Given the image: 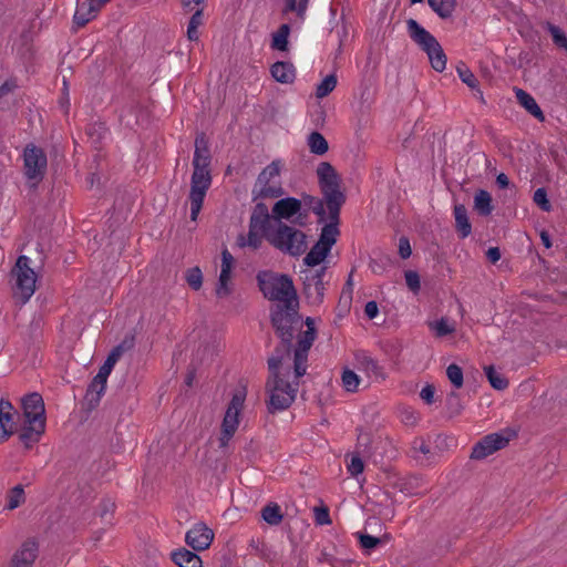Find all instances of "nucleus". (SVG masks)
Masks as SVG:
<instances>
[{
  "label": "nucleus",
  "mask_w": 567,
  "mask_h": 567,
  "mask_svg": "<svg viewBox=\"0 0 567 567\" xmlns=\"http://www.w3.org/2000/svg\"><path fill=\"white\" fill-rule=\"evenodd\" d=\"M406 286L414 292L420 289V276L416 271L408 270L404 274Z\"/></svg>",
  "instance_id": "603ef678"
},
{
  "label": "nucleus",
  "mask_w": 567,
  "mask_h": 567,
  "mask_svg": "<svg viewBox=\"0 0 567 567\" xmlns=\"http://www.w3.org/2000/svg\"><path fill=\"white\" fill-rule=\"evenodd\" d=\"M48 159L42 148L29 144L23 151V168L28 181L37 185L44 177Z\"/></svg>",
  "instance_id": "f8f14e48"
},
{
  "label": "nucleus",
  "mask_w": 567,
  "mask_h": 567,
  "mask_svg": "<svg viewBox=\"0 0 567 567\" xmlns=\"http://www.w3.org/2000/svg\"><path fill=\"white\" fill-rule=\"evenodd\" d=\"M316 321H272V326L281 340V347L274 354L284 355V363L289 364L290 349L293 342L295 378L300 379L306 374L308 352L316 339Z\"/></svg>",
  "instance_id": "f257e3e1"
},
{
  "label": "nucleus",
  "mask_w": 567,
  "mask_h": 567,
  "mask_svg": "<svg viewBox=\"0 0 567 567\" xmlns=\"http://www.w3.org/2000/svg\"><path fill=\"white\" fill-rule=\"evenodd\" d=\"M496 183L501 188H506L509 185V179L506 174L501 173L496 177Z\"/></svg>",
  "instance_id": "774afa93"
},
{
  "label": "nucleus",
  "mask_w": 567,
  "mask_h": 567,
  "mask_svg": "<svg viewBox=\"0 0 567 567\" xmlns=\"http://www.w3.org/2000/svg\"><path fill=\"white\" fill-rule=\"evenodd\" d=\"M347 468H348V472L352 476L355 477L359 474H361L364 470L363 461L361 460V457L359 455H352L351 461L348 464Z\"/></svg>",
  "instance_id": "8fccbe9b"
},
{
  "label": "nucleus",
  "mask_w": 567,
  "mask_h": 567,
  "mask_svg": "<svg viewBox=\"0 0 567 567\" xmlns=\"http://www.w3.org/2000/svg\"><path fill=\"white\" fill-rule=\"evenodd\" d=\"M185 280L193 290H199L203 286V274L199 267L186 270Z\"/></svg>",
  "instance_id": "a19ab883"
},
{
  "label": "nucleus",
  "mask_w": 567,
  "mask_h": 567,
  "mask_svg": "<svg viewBox=\"0 0 567 567\" xmlns=\"http://www.w3.org/2000/svg\"><path fill=\"white\" fill-rule=\"evenodd\" d=\"M399 254L403 259L409 258L412 254L411 245L406 237H401L399 240Z\"/></svg>",
  "instance_id": "4d7b16f0"
},
{
  "label": "nucleus",
  "mask_w": 567,
  "mask_h": 567,
  "mask_svg": "<svg viewBox=\"0 0 567 567\" xmlns=\"http://www.w3.org/2000/svg\"><path fill=\"white\" fill-rule=\"evenodd\" d=\"M364 313L367 315V317L369 319L375 318L379 313L378 303L375 301L367 302V305L364 307Z\"/></svg>",
  "instance_id": "052dcab7"
},
{
  "label": "nucleus",
  "mask_w": 567,
  "mask_h": 567,
  "mask_svg": "<svg viewBox=\"0 0 567 567\" xmlns=\"http://www.w3.org/2000/svg\"><path fill=\"white\" fill-rule=\"evenodd\" d=\"M270 72L272 78L280 83H292L296 78V70L289 62H276Z\"/></svg>",
  "instance_id": "a878e982"
},
{
  "label": "nucleus",
  "mask_w": 567,
  "mask_h": 567,
  "mask_svg": "<svg viewBox=\"0 0 567 567\" xmlns=\"http://www.w3.org/2000/svg\"><path fill=\"white\" fill-rule=\"evenodd\" d=\"M485 374L491 383V385L496 390H505L508 386V381L499 373H497L493 365H487L484 368Z\"/></svg>",
  "instance_id": "4c0bfd02"
},
{
  "label": "nucleus",
  "mask_w": 567,
  "mask_h": 567,
  "mask_svg": "<svg viewBox=\"0 0 567 567\" xmlns=\"http://www.w3.org/2000/svg\"><path fill=\"white\" fill-rule=\"evenodd\" d=\"M446 375L455 389H461L463 386L464 380L461 367L455 363L450 364L446 369Z\"/></svg>",
  "instance_id": "37998d69"
},
{
  "label": "nucleus",
  "mask_w": 567,
  "mask_h": 567,
  "mask_svg": "<svg viewBox=\"0 0 567 567\" xmlns=\"http://www.w3.org/2000/svg\"><path fill=\"white\" fill-rule=\"evenodd\" d=\"M547 29H548L549 33L551 34L554 43L558 48H563V49L567 50V37L565 35V33L558 27L550 24V23L548 24Z\"/></svg>",
  "instance_id": "49530a36"
},
{
  "label": "nucleus",
  "mask_w": 567,
  "mask_h": 567,
  "mask_svg": "<svg viewBox=\"0 0 567 567\" xmlns=\"http://www.w3.org/2000/svg\"><path fill=\"white\" fill-rule=\"evenodd\" d=\"M338 223L339 220H329L322 227L318 241L303 258L308 268L315 269L313 267L320 265L329 255L339 235Z\"/></svg>",
  "instance_id": "9b49d317"
},
{
  "label": "nucleus",
  "mask_w": 567,
  "mask_h": 567,
  "mask_svg": "<svg viewBox=\"0 0 567 567\" xmlns=\"http://www.w3.org/2000/svg\"><path fill=\"white\" fill-rule=\"evenodd\" d=\"M24 423L19 433V440L27 447L38 443L45 432V408L42 396L37 393L25 395L21 401Z\"/></svg>",
  "instance_id": "423d86ee"
},
{
  "label": "nucleus",
  "mask_w": 567,
  "mask_h": 567,
  "mask_svg": "<svg viewBox=\"0 0 567 567\" xmlns=\"http://www.w3.org/2000/svg\"><path fill=\"white\" fill-rule=\"evenodd\" d=\"M430 331L437 338L445 337L456 330L454 321H427Z\"/></svg>",
  "instance_id": "f704fd0d"
},
{
  "label": "nucleus",
  "mask_w": 567,
  "mask_h": 567,
  "mask_svg": "<svg viewBox=\"0 0 567 567\" xmlns=\"http://www.w3.org/2000/svg\"><path fill=\"white\" fill-rule=\"evenodd\" d=\"M250 553L259 556L265 560L272 559V553L264 540L251 539L249 543Z\"/></svg>",
  "instance_id": "58836bf2"
},
{
  "label": "nucleus",
  "mask_w": 567,
  "mask_h": 567,
  "mask_svg": "<svg viewBox=\"0 0 567 567\" xmlns=\"http://www.w3.org/2000/svg\"><path fill=\"white\" fill-rule=\"evenodd\" d=\"M257 281L262 295L269 300L278 301L289 319L297 315L299 301L293 282L288 275L260 271L257 275Z\"/></svg>",
  "instance_id": "39448f33"
},
{
  "label": "nucleus",
  "mask_w": 567,
  "mask_h": 567,
  "mask_svg": "<svg viewBox=\"0 0 567 567\" xmlns=\"http://www.w3.org/2000/svg\"><path fill=\"white\" fill-rule=\"evenodd\" d=\"M262 519L270 526H278L284 518L281 508L277 503H269L261 508Z\"/></svg>",
  "instance_id": "c756f323"
},
{
  "label": "nucleus",
  "mask_w": 567,
  "mask_h": 567,
  "mask_svg": "<svg viewBox=\"0 0 567 567\" xmlns=\"http://www.w3.org/2000/svg\"><path fill=\"white\" fill-rule=\"evenodd\" d=\"M290 28L288 24H281L272 37L271 48L286 51L288 48V37Z\"/></svg>",
  "instance_id": "c9c22d12"
},
{
  "label": "nucleus",
  "mask_w": 567,
  "mask_h": 567,
  "mask_svg": "<svg viewBox=\"0 0 567 567\" xmlns=\"http://www.w3.org/2000/svg\"><path fill=\"white\" fill-rule=\"evenodd\" d=\"M307 144L311 153L316 155H323L328 152L329 145L324 136L319 132L309 134Z\"/></svg>",
  "instance_id": "473e14b6"
},
{
  "label": "nucleus",
  "mask_w": 567,
  "mask_h": 567,
  "mask_svg": "<svg viewBox=\"0 0 567 567\" xmlns=\"http://www.w3.org/2000/svg\"><path fill=\"white\" fill-rule=\"evenodd\" d=\"M355 536L359 539L360 546L367 550H372L383 543L381 538L368 534L357 533Z\"/></svg>",
  "instance_id": "a18cd8bd"
},
{
  "label": "nucleus",
  "mask_w": 567,
  "mask_h": 567,
  "mask_svg": "<svg viewBox=\"0 0 567 567\" xmlns=\"http://www.w3.org/2000/svg\"><path fill=\"white\" fill-rule=\"evenodd\" d=\"M270 375L266 383L269 393L268 410L274 413L288 409L295 401L299 379L295 378V365L285 364L284 355L272 354L268 359Z\"/></svg>",
  "instance_id": "7ed1b4c3"
},
{
  "label": "nucleus",
  "mask_w": 567,
  "mask_h": 567,
  "mask_svg": "<svg viewBox=\"0 0 567 567\" xmlns=\"http://www.w3.org/2000/svg\"><path fill=\"white\" fill-rule=\"evenodd\" d=\"M272 218L275 223L290 220L296 216L293 223L300 227L307 225L308 213L302 212V202L295 197H286L277 200L272 206Z\"/></svg>",
  "instance_id": "4468645a"
},
{
  "label": "nucleus",
  "mask_w": 567,
  "mask_h": 567,
  "mask_svg": "<svg viewBox=\"0 0 567 567\" xmlns=\"http://www.w3.org/2000/svg\"><path fill=\"white\" fill-rule=\"evenodd\" d=\"M111 0H84L78 4L73 16V22L78 28H83L90 21L94 20L102 8Z\"/></svg>",
  "instance_id": "f3484780"
},
{
  "label": "nucleus",
  "mask_w": 567,
  "mask_h": 567,
  "mask_svg": "<svg viewBox=\"0 0 567 567\" xmlns=\"http://www.w3.org/2000/svg\"><path fill=\"white\" fill-rule=\"evenodd\" d=\"M204 23V12L202 8H198L190 17L188 24L198 29Z\"/></svg>",
  "instance_id": "bf43d9fd"
},
{
  "label": "nucleus",
  "mask_w": 567,
  "mask_h": 567,
  "mask_svg": "<svg viewBox=\"0 0 567 567\" xmlns=\"http://www.w3.org/2000/svg\"><path fill=\"white\" fill-rule=\"evenodd\" d=\"M234 432H230L229 430H221L220 437H219V447L225 449L228 446L229 441L234 436Z\"/></svg>",
  "instance_id": "680f3d73"
},
{
  "label": "nucleus",
  "mask_w": 567,
  "mask_h": 567,
  "mask_svg": "<svg viewBox=\"0 0 567 567\" xmlns=\"http://www.w3.org/2000/svg\"><path fill=\"white\" fill-rule=\"evenodd\" d=\"M406 31L411 40L426 53L431 66L436 72H443L447 58L436 38L414 19L406 20Z\"/></svg>",
  "instance_id": "0eeeda50"
},
{
  "label": "nucleus",
  "mask_w": 567,
  "mask_h": 567,
  "mask_svg": "<svg viewBox=\"0 0 567 567\" xmlns=\"http://www.w3.org/2000/svg\"><path fill=\"white\" fill-rule=\"evenodd\" d=\"M341 381L346 391L357 392L361 380L352 370L346 369L342 372Z\"/></svg>",
  "instance_id": "ea45409f"
},
{
  "label": "nucleus",
  "mask_w": 567,
  "mask_h": 567,
  "mask_svg": "<svg viewBox=\"0 0 567 567\" xmlns=\"http://www.w3.org/2000/svg\"><path fill=\"white\" fill-rule=\"evenodd\" d=\"M315 520L318 525L331 524L329 509L327 507H316L315 508Z\"/></svg>",
  "instance_id": "864d4df0"
},
{
  "label": "nucleus",
  "mask_w": 567,
  "mask_h": 567,
  "mask_svg": "<svg viewBox=\"0 0 567 567\" xmlns=\"http://www.w3.org/2000/svg\"><path fill=\"white\" fill-rule=\"evenodd\" d=\"M233 266H234V257L228 251V249L225 248L221 251V266H220V269H225L227 271H231Z\"/></svg>",
  "instance_id": "13d9d810"
},
{
  "label": "nucleus",
  "mask_w": 567,
  "mask_h": 567,
  "mask_svg": "<svg viewBox=\"0 0 567 567\" xmlns=\"http://www.w3.org/2000/svg\"><path fill=\"white\" fill-rule=\"evenodd\" d=\"M245 399V391H238L233 394L223 419L221 430H229L230 432L236 433L239 425V415L244 408Z\"/></svg>",
  "instance_id": "dca6fc26"
},
{
  "label": "nucleus",
  "mask_w": 567,
  "mask_h": 567,
  "mask_svg": "<svg viewBox=\"0 0 567 567\" xmlns=\"http://www.w3.org/2000/svg\"><path fill=\"white\" fill-rule=\"evenodd\" d=\"M14 408L12 403L4 398L0 399V441L7 440L16 431Z\"/></svg>",
  "instance_id": "412c9836"
},
{
  "label": "nucleus",
  "mask_w": 567,
  "mask_h": 567,
  "mask_svg": "<svg viewBox=\"0 0 567 567\" xmlns=\"http://www.w3.org/2000/svg\"><path fill=\"white\" fill-rule=\"evenodd\" d=\"M135 338L133 334L125 336V338L116 346L114 347L120 354H124L128 350H131L134 347Z\"/></svg>",
  "instance_id": "5fc2aeb1"
},
{
  "label": "nucleus",
  "mask_w": 567,
  "mask_h": 567,
  "mask_svg": "<svg viewBox=\"0 0 567 567\" xmlns=\"http://www.w3.org/2000/svg\"><path fill=\"white\" fill-rule=\"evenodd\" d=\"M435 388L432 384H426L420 392V398L426 403L434 402Z\"/></svg>",
  "instance_id": "6e6d98bb"
},
{
  "label": "nucleus",
  "mask_w": 567,
  "mask_h": 567,
  "mask_svg": "<svg viewBox=\"0 0 567 567\" xmlns=\"http://www.w3.org/2000/svg\"><path fill=\"white\" fill-rule=\"evenodd\" d=\"M268 243L284 254L298 257L307 250V236L303 231L285 224L275 223V229L268 234Z\"/></svg>",
  "instance_id": "6e6552de"
},
{
  "label": "nucleus",
  "mask_w": 567,
  "mask_h": 567,
  "mask_svg": "<svg viewBox=\"0 0 567 567\" xmlns=\"http://www.w3.org/2000/svg\"><path fill=\"white\" fill-rule=\"evenodd\" d=\"M281 162L276 159L258 175L252 194L255 198H278L284 195L280 183Z\"/></svg>",
  "instance_id": "9d476101"
},
{
  "label": "nucleus",
  "mask_w": 567,
  "mask_h": 567,
  "mask_svg": "<svg viewBox=\"0 0 567 567\" xmlns=\"http://www.w3.org/2000/svg\"><path fill=\"white\" fill-rule=\"evenodd\" d=\"M38 555V545L33 540H27L13 555L12 567H31Z\"/></svg>",
  "instance_id": "4be33fe9"
},
{
  "label": "nucleus",
  "mask_w": 567,
  "mask_h": 567,
  "mask_svg": "<svg viewBox=\"0 0 567 567\" xmlns=\"http://www.w3.org/2000/svg\"><path fill=\"white\" fill-rule=\"evenodd\" d=\"M327 268L323 266L319 269L307 268L301 270V279L303 284V295L310 305H320L324 296L323 277Z\"/></svg>",
  "instance_id": "ddd939ff"
},
{
  "label": "nucleus",
  "mask_w": 567,
  "mask_h": 567,
  "mask_svg": "<svg viewBox=\"0 0 567 567\" xmlns=\"http://www.w3.org/2000/svg\"><path fill=\"white\" fill-rule=\"evenodd\" d=\"M16 87V84L13 82H4L0 85V99L8 95L10 92H12Z\"/></svg>",
  "instance_id": "0e129e2a"
},
{
  "label": "nucleus",
  "mask_w": 567,
  "mask_h": 567,
  "mask_svg": "<svg viewBox=\"0 0 567 567\" xmlns=\"http://www.w3.org/2000/svg\"><path fill=\"white\" fill-rule=\"evenodd\" d=\"M317 176L323 197L317 198L308 195L303 197V202L319 217V221H323L326 218L339 220L346 195L340 189L337 171L330 163L321 162L317 167Z\"/></svg>",
  "instance_id": "f03ea898"
},
{
  "label": "nucleus",
  "mask_w": 567,
  "mask_h": 567,
  "mask_svg": "<svg viewBox=\"0 0 567 567\" xmlns=\"http://www.w3.org/2000/svg\"><path fill=\"white\" fill-rule=\"evenodd\" d=\"M486 256L491 262L495 264L501 259V251L497 247H491L486 251Z\"/></svg>",
  "instance_id": "e2e57ef3"
},
{
  "label": "nucleus",
  "mask_w": 567,
  "mask_h": 567,
  "mask_svg": "<svg viewBox=\"0 0 567 567\" xmlns=\"http://www.w3.org/2000/svg\"><path fill=\"white\" fill-rule=\"evenodd\" d=\"M455 228L461 238H466L472 233V225L467 216V209L463 204L454 206Z\"/></svg>",
  "instance_id": "393cba45"
},
{
  "label": "nucleus",
  "mask_w": 567,
  "mask_h": 567,
  "mask_svg": "<svg viewBox=\"0 0 567 567\" xmlns=\"http://www.w3.org/2000/svg\"><path fill=\"white\" fill-rule=\"evenodd\" d=\"M509 439L501 433H492L484 436L472 449L471 458L483 460L494 452L505 447Z\"/></svg>",
  "instance_id": "2eb2a0df"
},
{
  "label": "nucleus",
  "mask_w": 567,
  "mask_h": 567,
  "mask_svg": "<svg viewBox=\"0 0 567 567\" xmlns=\"http://www.w3.org/2000/svg\"><path fill=\"white\" fill-rule=\"evenodd\" d=\"M83 331L81 321H61L59 332L65 341L78 340Z\"/></svg>",
  "instance_id": "c85d7f7f"
},
{
  "label": "nucleus",
  "mask_w": 567,
  "mask_h": 567,
  "mask_svg": "<svg viewBox=\"0 0 567 567\" xmlns=\"http://www.w3.org/2000/svg\"><path fill=\"white\" fill-rule=\"evenodd\" d=\"M249 228L261 231L268 240V234L275 229V219L272 214L268 212V207L264 203H258L251 213L249 219Z\"/></svg>",
  "instance_id": "a211bd4d"
},
{
  "label": "nucleus",
  "mask_w": 567,
  "mask_h": 567,
  "mask_svg": "<svg viewBox=\"0 0 567 567\" xmlns=\"http://www.w3.org/2000/svg\"><path fill=\"white\" fill-rule=\"evenodd\" d=\"M515 96L518 101V103L535 118H537L539 122L545 121V115L537 104L536 100L526 91L523 89L515 87L514 89Z\"/></svg>",
  "instance_id": "5701e85b"
},
{
  "label": "nucleus",
  "mask_w": 567,
  "mask_h": 567,
  "mask_svg": "<svg viewBox=\"0 0 567 567\" xmlns=\"http://www.w3.org/2000/svg\"><path fill=\"white\" fill-rule=\"evenodd\" d=\"M354 365L374 381L385 379L383 368L367 351L359 350L354 353Z\"/></svg>",
  "instance_id": "6ab92c4d"
},
{
  "label": "nucleus",
  "mask_w": 567,
  "mask_h": 567,
  "mask_svg": "<svg viewBox=\"0 0 567 567\" xmlns=\"http://www.w3.org/2000/svg\"><path fill=\"white\" fill-rule=\"evenodd\" d=\"M457 74L463 83L476 91L475 96L484 102L483 92L478 89V80L474 73L465 64H461L457 66Z\"/></svg>",
  "instance_id": "7c9ffc66"
},
{
  "label": "nucleus",
  "mask_w": 567,
  "mask_h": 567,
  "mask_svg": "<svg viewBox=\"0 0 567 567\" xmlns=\"http://www.w3.org/2000/svg\"><path fill=\"white\" fill-rule=\"evenodd\" d=\"M187 39L189 41H197L199 39V32H198V29H196L195 27L193 25H187Z\"/></svg>",
  "instance_id": "338daca9"
},
{
  "label": "nucleus",
  "mask_w": 567,
  "mask_h": 567,
  "mask_svg": "<svg viewBox=\"0 0 567 567\" xmlns=\"http://www.w3.org/2000/svg\"><path fill=\"white\" fill-rule=\"evenodd\" d=\"M474 208L482 216H488L492 210V196L487 190L480 189L474 197Z\"/></svg>",
  "instance_id": "2f4dec72"
},
{
  "label": "nucleus",
  "mask_w": 567,
  "mask_h": 567,
  "mask_svg": "<svg viewBox=\"0 0 567 567\" xmlns=\"http://www.w3.org/2000/svg\"><path fill=\"white\" fill-rule=\"evenodd\" d=\"M233 291L231 279L218 278L216 296L220 299L228 297Z\"/></svg>",
  "instance_id": "de8ad7c7"
},
{
  "label": "nucleus",
  "mask_w": 567,
  "mask_h": 567,
  "mask_svg": "<svg viewBox=\"0 0 567 567\" xmlns=\"http://www.w3.org/2000/svg\"><path fill=\"white\" fill-rule=\"evenodd\" d=\"M104 392L105 391H100V383H96V381L92 380L86 391V398L90 400V402L94 401L97 403Z\"/></svg>",
  "instance_id": "3c124183"
},
{
  "label": "nucleus",
  "mask_w": 567,
  "mask_h": 567,
  "mask_svg": "<svg viewBox=\"0 0 567 567\" xmlns=\"http://www.w3.org/2000/svg\"><path fill=\"white\" fill-rule=\"evenodd\" d=\"M209 165V148L204 134H202L195 140V152L193 157L194 171L190 178V192L188 196L190 203V219L193 221L197 220L207 190L212 185Z\"/></svg>",
  "instance_id": "20e7f679"
},
{
  "label": "nucleus",
  "mask_w": 567,
  "mask_h": 567,
  "mask_svg": "<svg viewBox=\"0 0 567 567\" xmlns=\"http://www.w3.org/2000/svg\"><path fill=\"white\" fill-rule=\"evenodd\" d=\"M309 0H300L297 3V0H287L286 8L289 11H296L298 17L303 18Z\"/></svg>",
  "instance_id": "09e8293b"
},
{
  "label": "nucleus",
  "mask_w": 567,
  "mask_h": 567,
  "mask_svg": "<svg viewBox=\"0 0 567 567\" xmlns=\"http://www.w3.org/2000/svg\"><path fill=\"white\" fill-rule=\"evenodd\" d=\"M533 200L543 212L548 213L551 210V204L545 188H537L534 193Z\"/></svg>",
  "instance_id": "c03bdc74"
},
{
  "label": "nucleus",
  "mask_w": 567,
  "mask_h": 567,
  "mask_svg": "<svg viewBox=\"0 0 567 567\" xmlns=\"http://www.w3.org/2000/svg\"><path fill=\"white\" fill-rule=\"evenodd\" d=\"M264 234L258 230L249 228L248 234L239 235L237 237V244L239 247H249L254 250L258 249L262 244Z\"/></svg>",
  "instance_id": "72a5a7b5"
},
{
  "label": "nucleus",
  "mask_w": 567,
  "mask_h": 567,
  "mask_svg": "<svg viewBox=\"0 0 567 567\" xmlns=\"http://www.w3.org/2000/svg\"><path fill=\"white\" fill-rule=\"evenodd\" d=\"M172 559L179 567H202L200 557L185 548L174 551Z\"/></svg>",
  "instance_id": "bb28decb"
},
{
  "label": "nucleus",
  "mask_w": 567,
  "mask_h": 567,
  "mask_svg": "<svg viewBox=\"0 0 567 567\" xmlns=\"http://www.w3.org/2000/svg\"><path fill=\"white\" fill-rule=\"evenodd\" d=\"M402 420L406 424H414L416 422L417 417L413 411L406 410L402 413Z\"/></svg>",
  "instance_id": "69168bd1"
},
{
  "label": "nucleus",
  "mask_w": 567,
  "mask_h": 567,
  "mask_svg": "<svg viewBox=\"0 0 567 567\" xmlns=\"http://www.w3.org/2000/svg\"><path fill=\"white\" fill-rule=\"evenodd\" d=\"M423 0H411L412 3H419ZM431 9L442 19L452 17L455 10L456 0H427Z\"/></svg>",
  "instance_id": "cd10ccee"
},
{
  "label": "nucleus",
  "mask_w": 567,
  "mask_h": 567,
  "mask_svg": "<svg viewBox=\"0 0 567 567\" xmlns=\"http://www.w3.org/2000/svg\"><path fill=\"white\" fill-rule=\"evenodd\" d=\"M24 501L25 496L23 487L21 485H17L8 494L7 508L14 509L24 503Z\"/></svg>",
  "instance_id": "79ce46f5"
},
{
  "label": "nucleus",
  "mask_w": 567,
  "mask_h": 567,
  "mask_svg": "<svg viewBox=\"0 0 567 567\" xmlns=\"http://www.w3.org/2000/svg\"><path fill=\"white\" fill-rule=\"evenodd\" d=\"M337 76L334 74L327 75L316 89V96L318 99H323L329 95L337 86Z\"/></svg>",
  "instance_id": "e433bc0d"
},
{
  "label": "nucleus",
  "mask_w": 567,
  "mask_h": 567,
  "mask_svg": "<svg viewBox=\"0 0 567 567\" xmlns=\"http://www.w3.org/2000/svg\"><path fill=\"white\" fill-rule=\"evenodd\" d=\"M214 539L213 530L205 524H196L185 536L188 546L195 550H205Z\"/></svg>",
  "instance_id": "aec40b11"
},
{
  "label": "nucleus",
  "mask_w": 567,
  "mask_h": 567,
  "mask_svg": "<svg viewBox=\"0 0 567 567\" xmlns=\"http://www.w3.org/2000/svg\"><path fill=\"white\" fill-rule=\"evenodd\" d=\"M411 456L421 465H431L435 461L430 445L420 437L414 439L411 444Z\"/></svg>",
  "instance_id": "b1692460"
},
{
  "label": "nucleus",
  "mask_w": 567,
  "mask_h": 567,
  "mask_svg": "<svg viewBox=\"0 0 567 567\" xmlns=\"http://www.w3.org/2000/svg\"><path fill=\"white\" fill-rule=\"evenodd\" d=\"M30 264V258L21 255L10 272L13 298L21 303H25L35 291L37 274Z\"/></svg>",
  "instance_id": "1a4fd4ad"
}]
</instances>
